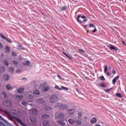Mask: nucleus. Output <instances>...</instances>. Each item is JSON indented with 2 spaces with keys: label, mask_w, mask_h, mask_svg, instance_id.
Returning <instances> with one entry per match:
<instances>
[{
  "label": "nucleus",
  "mask_w": 126,
  "mask_h": 126,
  "mask_svg": "<svg viewBox=\"0 0 126 126\" xmlns=\"http://www.w3.org/2000/svg\"><path fill=\"white\" fill-rule=\"evenodd\" d=\"M14 71V69L13 68L10 67L9 68V71L11 73H13Z\"/></svg>",
  "instance_id": "473e14b6"
},
{
  "label": "nucleus",
  "mask_w": 126,
  "mask_h": 126,
  "mask_svg": "<svg viewBox=\"0 0 126 126\" xmlns=\"http://www.w3.org/2000/svg\"><path fill=\"white\" fill-rule=\"evenodd\" d=\"M47 85V83H43L42 84L41 86H45Z\"/></svg>",
  "instance_id": "3c124183"
},
{
  "label": "nucleus",
  "mask_w": 126,
  "mask_h": 126,
  "mask_svg": "<svg viewBox=\"0 0 126 126\" xmlns=\"http://www.w3.org/2000/svg\"><path fill=\"white\" fill-rule=\"evenodd\" d=\"M56 108H60V110H67L68 107L66 104H62L61 103H58L56 104Z\"/></svg>",
  "instance_id": "7ed1b4c3"
},
{
  "label": "nucleus",
  "mask_w": 126,
  "mask_h": 126,
  "mask_svg": "<svg viewBox=\"0 0 126 126\" xmlns=\"http://www.w3.org/2000/svg\"><path fill=\"white\" fill-rule=\"evenodd\" d=\"M57 77H58V78H59L60 79H62V77H61V76L60 75H57Z\"/></svg>",
  "instance_id": "4d7b16f0"
},
{
  "label": "nucleus",
  "mask_w": 126,
  "mask_h": 126,
  "mask_svg": "<svg viewBox=\"0 0 126 126\" xmlns=\"http://www.w3.org/2000/svg\"><path fill=\"white\" fill-rule=\"evenodd\" d=\"M38 112V110L36 108H34L33 110H32V115H36Z\"/></svg>",
  "instance_id": "6ab92c4d"
},
{
  "label": "nucleus",
  "mask_w": 126,
  "mask_h": 126,
  "mask_svg": "<svg viewBox=\"0 0 126 126\" xmlns=\"http://www.w3.org/2000/svg\"><path fill=\"white\" fill-rule=\"evenodd\" d=\"M18 63L15 60L12 61L11 64H14V65H17Z\"/></svg>",
  "instance_id": "b1692460"
},
{
  "label": "nucleus",
  "mask_w": 126,
  "mask_h": 126,
  "mask_svg": "<svg viewBox=\"0 0 126 126\" xmlns=\"http://www.w3.org/2000/svg\"><path fill=\"white\" fill-rule=\"evenodd\" d=\"M2 79L4 81H8L10 79V76L7 75H4L2 77Z\"/></svg>",
  "instance_id": "f8f14e48"
},
{
  "label": "nucleus",
  "mask_w": 126,
  "mask_h": 126,
  "mask_svg": "<svg viewBox=\"0 0 126 126\" xmlns=\"http://www.w3.org/2000/svg\"><path fill=\"white\" fill-rule=\"evenodd\" d=\"M24 91V88H21L18 90V93H23Z\"/></svg>",
  "instance_id": "a878e982"
},
{
  "label": "nucleus",
  "mask_w": 126,
  "mask_h": 126,
  "mask_svg": "<svg viewBox=\"0 0 126 126\" xmlns=\"http://www.w3.org/2000/svg\"><path fill=\"white\" fill-rule=\"evenodd\" d=\"M55 89L56 90H60V91H62L63 90H65L66 91H68V88H66L65 87H64V86H62L61 88H60L57 85H56L55 87Z\"/></svg>",
  "instance_id": "39448f33"
},
{
  "label": "nucleus",
  "mask_w": 126,
  "mask_h": 126,
  "mask_svg": "<svg viewBox=\"0 0 126 126\" xmlns=\"http://www.w3.org/2000/svg\"><path fill=\"white\" fill-rule=\"evenodd\" d=\"M119 77H120L118 75L117 76L114 78V79H113V81H112V83L114 85H115L116 84V83L117 82V80H119Z\"/></svg>",
  "instance_id": "9d476101"
},
{
  "label": "nucleus",
  "mask_w": 126,
  "mask_h": 126,
  "mask_svg": "<svg viewBox=\"0 0 126 126\" xmlns=\"http://www.w3.org/2000/svg\"><path fill=\"white\" fill-rule=\"evenodd\" d=\"M63 54H64L65 56H66V57H67V58H68L69 59L71 60V58L67 54L64 53V52H63Z\"/></svg>",
  "instance_id": "e433bc0d"
},
{
  "label": "nucleus",
  "mask_w": 126,
  "mask_h": 126,
  "mask_svg": "<svg viewBox=\"0 0 126 126\" xmlns=\"http://www.w3.org/2000/svg\"><path fill=\"white\" fill-rule=\"evenodd\" d=\"M2 94L3 95L4 98L7 97V95H6V94H4V93H2Z\"/></svg>",
  "instance_id": "8fccbe9b"
},
{
  "label": "nucleus",
  "mask_w": 126,
  "mask_h": 126,
  "mask_svg": "<svg viewBox=\"0 0 126 126\" xmlns=\"http://www.w3.org/2000/svg\"><path fill=\"white\" fill-rule=\"evenodd\" d=\"M21 104H22L24 106H27V102L25 101H22L21 102Z\"/></svg>",
  "instance_id": "2f4dec72"
},
{
  "label": "nucleus",
  "mask_w": 126,
  "mask_h": 126,
  "mask_svg": "<svg viewBox=\"0 0 126 126\" xmlns=\"http://www.w3.org/2000/svg\"><path fill=\"white\" fill-rule=\"evenodd\" d=\"M122 43L123 44L126 45V42H125V41H122Z\"/></svg>",
  "instance_id": "13d9d810"
},
{
  "label": "nucleus",
  "mask_w": 126,
  "mask_h": 126,
  "mask_svg": "<svg viewBox=\"0 0 126 126\" xmlns=\"http://www.w3.org/2000/svg\"><path fill=\"white\" fill-rule=\"evenodd\" d=\"M28 99H30L31 100H32V95L31 94H29L28 95Z\"/></svg>",
  "instance_id": "7c9ffc66"
},
{
  "label": "nucleus",
  "mask_w": 126,
  "mask_h": 126,
  "mask_svg": "<svg viewBox=\"0 0 126 126\" xmlns=\"http://www.w3.org/2000/svg\"><path fill=\"white\" fill-rule=\"evenodd\" d=\"M23 64L24 65H29L30 64V62L28 61H24V62H23Z\"/></svg>",
  "instance_id": "4be33fe9"
},
{
  "label": "nucleus",
  "mask_w": 126,
  "mask_h": 126,
  "mask_svg": "<svg viewBox=\"0 0 126 126\" xmlns=\"http://www.w3.org/2000/svg\"><path fill=\"white\" fill-rule=\"evenodd\" d=\"M48 118H49V115L47 114H43V115L42 116V119L44 120H46Z\"/></svg>",
  "instance_id": "ddd939ff"
},
{
  "label": "nucleus",
  "mask_w": 126,
  "mask_h": 126,
  "mask_svg": "<svg viewBox=\"0 0 126 126\" xmlns=\"http://www.w3.org/2000/svg\"><path fill=\"white\" fill-rule=\"evenodd\" d=\"M22 50H24V48H21Z\"/></svg>",
  "instance_id": "69168bd1"
},
{
  "label": "nucleus",
  "mask_w": 126,
  "mask_h": 126,
  "mask_svg": "<svg viewBox=\"0 0 126 126\" xmlns=\"http://www.w3.org/2000/svg\"><path fill=\"white\" fill-rule=\"evenodd\" d=\"M1 69V71L2 72L5 71V68L4 66H2Z\"/></svg>",
  "instance_id": "37998d69"
},
{
  "label": "nucleus",
  "mask_w": 126,
  "mask_h": 126,
  "mask_svg": "<svg viewBox=\"0 0 126 126\" xmlns=\"http://www.w3.org/2000/svg\"><path fill=\"white\" fill-rule=\"evenodd\" d=\"M3 119V118L1 117V116H0V120H2ZM0 126H5L4 125L3 123H1V122H0Z\"/></svg>",
  "instance_id": "72a5a7b5"
},
{
  "label": "nucleus",
  "mask_w": 126,
  "mask_h": 126,
  "mask_svg": "<svg viewBox=\"0 0 126 126\" xmlns=\"http://www.w3.org/2000/svg\"><path fill=\"white\" fill-rule=\"evenodd\" d=\"M96 31H97V30L95 28H94V30L92 31V32L95 33Z\"/></svg>",
  "instance_id": "49530a36"
},
{
  "label": "nucleus",
  "mask_w": 126,
  "mask_h": 126,
  "mask_svg": "<svg viewBox=\"0 0 126 126\" xmlns=\"http://www.w3.org/2000/svg\"><path fill=\"white\" fill-rule=\"evenodd\" d=\"M4 113H5L6 115H8V116L11 117V118L14 119L17 123L20 124L21 126H26V125H25L22 121L20 118L17 117H15V116L11 115V114L15 115L14 112H12L11 114L8 112L7 110H4Z\"/></svg>",
  "instance_id": "f257e3e1"
},
{
  "label": "nucleus",
  "mask_w": 126,
  "mask_h": 126,
  "mask_svg": "<svg viewBox=\"0 0 126 126\" xmlns=\"http://www.w3.org/2000/svg\"><path fill=\"white\" fill-rule=\"evenodd\" d=\"M78 51L79 52H80L81 53H84V51L83 50H82V49H80L78 50Z\"/></svg>",
  "instance_id": "de8ad7c7"
},
{
  "label": "nucleus",
  "mask_w": 126,
  "mask_h": 126,
  "mask_svg": "<svg viewBox=\"0 0 126 126\" xmlns=\"http://www.w3.org/2000/svg\"><path fill=\"white\" fill-rule=\"evenodd\" d=\"M4 50L5 53H10V48L7 46H6V47L4 48Z\"/></svg>",
  "instance_id": "dca6fc26"
},
{
  "label": "nucleus",
  "mask_w": 126,
  "mask_h": 126,
  "mask_svg": "<svg viewBox=\"0 0 126 126\" xmlns=\"http://www.w3.org/2000/svg\"><path fill=\"white\" fill-rule=\"evenodd\" d=\"M37 102L39 104H43L45 102V101L42 99H39L37 100Z\"/></svg>",
  "instance_id": "412c9836"
},
{
  "label": "nucleus",
  "mask_w": 126,
  "mask_h": 126,
  "mask_svg": "<svg viewBox=\"0 0 126 126\" xmlns=\"http://www.w3.org/2000/svg\"><path fill=\"white\" fill-rule=\"evenodd\" d=\"M77 21L81 24H83V23H85L87 22V20L86 19V17L85 16H81L80 15H78L77 17Z\"/></svg>",
  "instance_id": "f03ea898"
},
{
  "label": "nucleus",
  "mask_w": 126,
  "mask_h": 126,
  "mask_svg": "<svg viewBox=\"0 0 126 126\" xmlns=\"http://www.w3.org/2000/svg\"><path fill=\"white\" fill-rule=\"evenodd\" d=\"M82 117V113L81 112H79L78 113V117L79 119H80Z\"/></svg>",
  "instance_id": "c756f323"
},
{
  "label": "nucleus",
  "mask_w": 126,
  "mask_h": 126,
  "mask_svg": "<svg viewBox=\"0 0 126 126\" xmlns=\"http://www.w3.org/2000/svg\"><path fill=\"white\" fill-rule=\"evenodd\" d=\"M30 119L31 122H32V119H31V118H30Z\"/></svg>",
  "instance_id": "0e129e2a"
},
{
  "label": "nucleus",
  "mask_w": 126,
  "mask_h": 126,
  "mask_svg": "<svg viewBox=\"0 0 126 126\" xmlns=\"http://www.w3.org/2000/svg\"><path fill=\"white\" fill-rule=\"evenodd\" d=\"M100 86H101L102 88H105V86L103 84L100 85Z\"/></svg>",
  "instance_id": "864d4df0"
},
{
  "label": "nucleus",
  "mask_w": 126,
  "mask_h": 126,
  "mask_svg": "<svg viewBox=\"0 0 126 126\" xmlns=\"http://www.w3.org/2000/svg\"><path fill=\"white\" fill-rule=\"evenodd\" d=\"M75 110L74 109H69L68 110H67V113L68 114V115H73L74 114V113H75Z\"/></svg>",
  "instance_id": "0eeeda50"
},
{
  "label": "nucleus",
  "mask_w": 126,
  "mask_h": 126,
  "mask_svg": "<svg viewBox=\"0 0 126 126\" xmlns=\"http://www.w3.org/2000/svg\"><path fill=\"white\" fill-rule=\"evenodd\" d=\"M90 28H95V26H94V24H90V26H89Z\"/></svg>",
  "instance_id": "79ce46f5"
},
{
  "label": "nucleus",
  "mask_w": 126,
  "mask_h": 126,
  "mask_svg": "<svg viewBox=\"0 0 126 126\" xmlns=\"http://www.w3.org/2000/svg\"><path fill=\"white\" fill-rule=\"evenodd\" d=\"M26 79V78L24 77V78H23L22 79V80H24V79Z\"/></svg>",
  "instance_id": "bf43d9fd"
},
{
  "label": "nucleus",
  "mask_w": 126,
  "mask_h": 126,
  "mask_svg": "<svg viewBox=\"0 0 126 126\" xmlns=\"http://www.w3.org/2000/svg\"><path fill=\"white\" fill-rule=\"evenodd\" d=\"M108 71V66L107 64L105 65V67H104V73H105V74L107 75V76H110V74L109 73H108L107 72Z\"/></svg>",
  "instance_id": "423d86ee"
},
{
  "label": "nucleus",
  "mask_w": 126,
  "mask_h": 126,
  "mask_svg": "<svg viewBox=\"0 0 126 126\" xmlns=\"http://www.w3.org/2000/svg\"><path fill=\"white\" fill-rule=\"evenodd\" d=\"M111 89H108V90H105V92H109L110 91Z\"/></svg>",
  "instance_id": "6e6d98bb"
},
{
  "label": "nucleus",
  "mask_w": 126,
  "mask_h": 126,
  "mask_svg": "<svg viewBox=\"0 0 126 126\" xmlns=\"http://www.w3.org/2000/svg\"><path fill=\"white\" fill-rule=\"evenodd\" d=\"M5 40H6L7 42L11 43V40H9L8 39H7V38L5 39Z\"/></svg>",
  "instance_id": "09e8293b"
},
{
  "label": "nucleus",
  "mask_w": 126,
  "mask_h": 126,
  "mask_svg": "<svg viewBox=\"0 0 126 126\" xmlns=\"http://www.w3.org/2000/svg\"><path fill=\"white\" fill-rule=\"evenodd\" d=\"M43 126H50V123L47 121H43Z\"/></svg>",
  "instance_id": "a211bd4d"
},
{
  "label": "nucleus",
  "mask_w": 126,
  "mask_h": 126,
  "mask_svg": "<svg viewBox=\"0 0 126 126\" xmlns=\"http://www.w3.org/2000/svg\"><path fill=\"white\" fill-rule=\"evenodd\" d=\"M112 73H113V74H116V71H115V70H114V69H113V70H112Z\"/></svg>",
  "instance_id": "603ef678"
},
{
  "label": "nucleus",
  "mask_w": 126,
  "mask_h": 126,
  "mask_svg": "<svg viewBox=\"0 0 126 126\" xmlns=\"http://www.w3.org/2000/svg\"><path fill=\"white\" fill-rule=\"evenodd\" d=\"M57 124L62 126H65V123L63 121H57Z\"/></svg>",
  "instance_id": "f3484780"
},
{
  "label": "nucleus",
  "mask_w": 126,
  "mask_h": 126,
  "mask_svg": "<svg viewBox=\"0 0 126 126\" xmlns=\"http://www.w3.org/2000/svg\"><path fill=\"white\" fill-rule=\"evenodd\" d=\"M116 95L117 96L119 97L120 98H122L123 97V96L122 95V94L119 93V94H116Z\"/></svg>",
  "instance_id": "f704fd0d"
},
{
  "label": "nucleus",
  "mask_w": 126,
  "mask_h": 126,
  "mask_svg": "<svg viewBox=\"0 0 126 126\" xmlns=\"http://www.w3.org/2000/svg\"><path fill=\"white\" fill-rule=\"evenodd\" d=\"M12 55H13V57H16L17 56V53H16L15 52H12Z\"/></svg>",
  "instance_id": "a19ab883"
},
{
  "label": "nucleus",
  "mask_w": 126,
  "mask_h": 126,
  "mask_svg": "<svg viewBox=\"0 0 126 126\" xmlns=\"http://www.w3.org/2000/svg\"><path fill=\"white\" fill-rule=\"evenodd\" d=\"M23 96L22 95H16V100H22L23 99Z\"/></svg>",
  "instance_id": "aec40b11"
},
{
  "label": "nucleus",
  "mask_w": 126,
  "mask_h": 126,
  "mask_svg": "<svg viewBox=\"0 0 126 126\" xmlns=\"http://www.w3.org/2000/svg\"><path fill=\"white\" fill-rule=\"evenodd\" d=\"M32 123H35L36 121V120L35 118H34V117H32Z\"/></svg>",
  "instance_id": "58836bf2"
},
{
  "label": "nucleus",
  "mask_w": 126,
  "mask_h": 126,
  "mask_svg": "<svg viewBox=\"0 0 126 126\" xmlns=\"http://www.w3.org/2000/svg\"><path fill=\"white\" fill-rule=\"evenodd\" d=\"M1 56L2 57H3L4 54H3V53H2L1 55Z\"/></svg>",
  "instance_id": "680f3d73"
},
{
  "label": "nucleus",
  "mask_w": 126,
  "mask_h": 126,
  "mask_svg": "<svg viewBox=\"0 0 126 126\" xmlns=\"http://www.w3.org/2000/svg\"><path fill=\"white\" fill-rule=\"evenodd\" d=\"M68 122L70 124H73L75 123V121L72 119H70L68 120Z\"/></svg>",
  "instance_id": "5701e85b"
},
{
  "label": "nucleus",
  "mask_w": 126,
  "mask_h": 126,
  "mask_svg": "<svg viewBox=\"0 0 126 126\" xmlns=\"http://www.w3.org/2000/svg\"><path fill=\"white\" fill-rule=\"evenodd\" d=\"M58 120H62L64 118V115L63 114H60L57 117Z\"/></svg>",
  "instance_id": "4468645a"
},
{
  "label": "nucleus",
  "mask_w": 126,
  "mask_h": 126,
  "mask_svg": "<svg viewBox=\"0 0 126 126\" xmlns=\"http://www.w3.org/2000/svg\"><path fill=\"white\" fill-rule=\"evenodd\" d=\"M50 90V87L47 86V87L43 88L42 89V91H43L44 92H46L49 91Z\"/></svg>",
  "instance_id": "2eb2a0df"
},
{
  "label": "nucleus",
  "mask_w": 126,
  "mask_h": 126,
  "mask_svg": "<svg viewBox=\"0 0 126 126\" xmlns=\"http://www.w3.org/2000/svg\"><path fill=\"white\" fill-rule=\"evenodd\" d=\"M82 124V122L80 120H77L76 121V124L77 125H80Z\"/></svg>",
  "instance_id": "bb28decb"
},
{
  "label": "nucleus",
  "mask_w": 126,
  "mask_h": 126,
  "mask_svg": "<svg viewBox=\"0 0 126 126\" xmlns=\"http://www.w3.org/2000/svg\"><path fill=\"white\" fill-rule=\"evenodd\" d=\"M42 15H44V14H43V13H42Z\"/></svg>",
  "instance_id": "774afa93"
},
{
  "label": "nucleus",
  "mask_w": 126,
  "mask_h": 126,
  "mask_svg": "<svg viewBox=\"0 0 126 126\" xmlns=\"http://www.w3.org/2000/svg\"><path fill=\"white\" fill-rule=\"evenodd\" d=\"M66 9V7L65 6H64L62 7V11L65 10Z\"/></svg>",
  "instance_id": "c03bdc74"
},
{
  "label": "nucleus",
  "mask_w": 126,
  "mask_h": 126,
  "mask_svg": "<svg viewBox=\"0 0 126 126\" xmlns=\"http://www.w3.org/2000/svg\"><path fill=\"white\" fill-rule=\"evenodd\" d=\"M100 80H102V81H105V77H104L103 76H101V77H100Z\"/></svg>",
  "instance_id": "4c0bfd02"
},
{
  "label": "nucleus",
  "mask_w": 126,
  "mask_h": 126,
  "mask_svg": "<svg viewBox=\"0 0 126 126\" xmlns=\"http://www.w3.org/2000/svg\"><path fill=\"white\" fill-rule=\"evenodd\" d=\"M0 37H1V38L3 39H6L7 38H6L5 36H4L3 34H0Z\"/></svg>",
  "instance_id": "c9c22d12"
},
{
  "label": "nucleus",
  "mask_w": 126,
  "mask_h": 126,
  "mask_svg": "<svg viewBox=\"0 0 126 126\" xmlns=\"http://www.w3.org/2000/svg\"><path fill=\"white\" fill-rule=\"evenodd\" d=\"M3 44H2L1 42H0V49H3Z\"/></svg>",
  "instance_id": "a18cd8bd"
},
{
  "label": "nucleus",
  "mask_w": 126,
  "mask_h": 126,
  "mask_svg": "<svg viewBox=\"0 0 126 126\" xmlns=\"http://www.w3.org/2000/svg\"><path fill=\"white\" fill-rule=\"evenodd\" d=\"M4 104L5 106H6L7 107H9L11 106L12 105L11 102V101L9 100H6V101H5V102L4 103Z\"/></svg>",
  "instance_id": "6e6552de"
},
{
  "label": "nucleus",
  "mask_w": 126,
  "mask_h": 126,
  "mask_svg": "<svg viewBox=\"0 0 126 126\" xmlns=\"http://www.w3.org/2000/svg\"><path fill=\"white\" fill-rule=\"evenodd\" d=\"M6 88L7 90H11L12 88L11 85H10V84H7L6 85Z\"/></svg>",
  "instance_id": "cd10ccee"
},
{
  "label": "nucleus",
  "mask_w": 126,
  "mask_h": 126,
  "mask_svg": "<svg viewBox=\"0 0 126 126\" xmlns=\"http://www.w3.org/2000/svg\"><path fill=\"white\" fill-rule=\"evenodd\" d=\"M44 110L46 111H49L51 110H52V107L50 106H46L45 108H44Z\"/></svg>",
  "instance_id": "c85d7f7f"
},
{
  "label": "nucleus",
  "mask_w": 126,
  "mask_h": 126,
  "mask_svg": "<svg viewBox=\"0 0 126 126\" xmlns=\"http://www.w3.org/2000/svg\"><path fill=\"white\" fill-rule=\"evenodd\" d=\"M4 63L5 65H6V66L9 65V63H8V61H4Z\"/></svg>",
  "instance_id": "ea45409f"
},
{
  "label": "nucleus",
  "mask_w": 126,
  "mask_h": 126,
  "mask_svg": "<svg viewBox=\"0 0 126 126\" xmlns=\"http://www.w3.org/2000/svg\"><path fill=\"white\" fill-rule=\"evenodd\" d=\"M97 119L96 117H93L92 119L90 120L91 124H94L96 123Z\"/></svg>",
  "instance_id": "9b49d317"
},
{
  "label": "nucleus",
  "mask_w": 126,
  "mask_h": 126,
  "mask_svg": "<svg viewBox=\"0 0 126 126\" xmlns=\"http://www.w3.org/2000/svg\"><path fill=\"white\" fill-rule=\"evenodd\" d=\"M22 47V46L21 45H20V48Z\"/></svg>",
  "instance_id": "338daca9"
},
{
  "label": "nucleus",
  "mask_w": 126,
  "mask_h": 126,
  "mask_svg": "<svg viewBox=\"0 0 126 126\" xmlns=\"http://www.w3.org/2000/svg\"><path fill=\"white\" fill-rule=\"evenodd\" d=\"M108 47L109 48V50H115V51H117L118 49L117 47H115L114 46H113L112 45H108Z\"/></svg>",
  "instance_id": "1a4fd4ad"
},
{
  "label": "nucleus",
  "mask_w": 126,
  "mask_h": 126,
  "mask_svg": "<svg viewBox=\"0 0 126 126\" xmlns=\"http://www.w3.org/2000/svg\"><path fill=\"white\" fill-rule=\"evenodd\" d=\"M84 118H85V120H87L88 117H84Z\"/></svg>",
  "instance_id": "052dcab7"
},
{
  "label": "nucleus",
  "mask_w": 126,
  "mask_h": 126,
  "mask_svg": "<svg viewBox=\"0 0 126 126\" xmlns=\"http://www.w3.org/2000/svg\"><path fill=\"white\" fill-rule=\"evenodd\" d=\"M33 94L35 95H39L40 94V92L38 90H34Z\"/></svg>",
  "instance_id": "393cba45"
},
{
  "label": "nucleus",
  "mask_w": 126,
  "mask_h": 126,
  "mask_svg": "<svg viewBox=\"0 0 126 126\" xmlns=\"http://www.w3.org/2000/svg\"><path fill=\"white\" fill-rule=\"evenodd\" d=\"M20 72H21L20 70H19V69L16 70V73Z\"/></svg>",
  "instance_id": "5fc2aeb1"
},
{
  "label": "nucleus",
  "mask_w": 126,
  "mask_h": 126,
  "mask_svg": "<svg viewBox=\"0 0 126 126\" xmlns=\"http://www.w3.org/2000/svg\"><path fill=\"white\" fill-rule=\"evenodd\" d=\"M95 126H101L100 125H96Z\"/></svg>",
  "instance_id": "e2e57ef3"
},
{
  "label": "nucleus",
  "mask_w": 126,
  "mask_h": 126,
  "mask_svg": "<svg viewBox=\"0 0 126 126\" xmlns=\"http://www.w3.org/2000/svg\"><path fill=\"white\" fill-rule=\"evenodd\" d=\"M58 99H59V98L57 97V95H51L50 96V102L51 103L56 102Z\"/></svg>",
  "instance_id": "20e7f679"
}]
</instances>
